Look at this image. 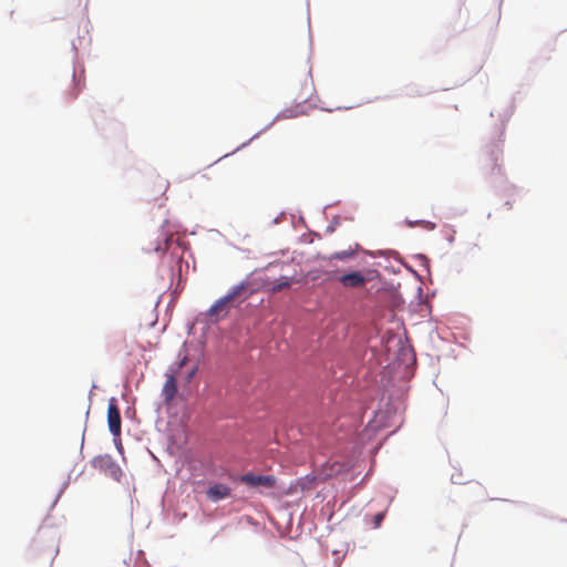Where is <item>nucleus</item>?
Returning a JSON list of instances; mask_svg holds the SVG:
<instances>
[{
	"instance_id": "nucleus-1",
	"label": "nucleus",
	"mask_w": 567,
	"mask_h": 567,
	"mask_svg": "<svg viewBox=\"0 0 567 567\" xmlns=\"http://www.w3.org/2000/svg\"><path fill=\"white\" fill-rule=\"evenodd\" d=\"M187 360V355L185 354L175 367H171L167 370L165 374L166 381L163 386V395L166 401H172L175 398L177 393V378L181 377V371L186 365Z\"/></svg>"
},
{
	"instance_id": "nucleus-2",
	"label": "nucleus",
	"mask_w": 567,
	"mask_h": 567,
	"mask_svg": "<svg viewBox=\"0 0 567 567\" xmlns=\"http://www.w3.org/2000/svg\"><path fill=\"white\" fill-rule=\"evenodd\" d=\"M92 465L94 468L104 473L105 475L112 477L115 481H120L122 476L121 467L114 462L111 455H97L92 460Z\"/></svg>"
},
{
	"instance_id": "nucleus-3",
	"label": "nucleus",
	"mask_w": 567,
	"mask_h": 567,
	"mask_svg": "<svg viewBox=\"0 0 567 567\" xmlns=\"http://www.w3.org/2000/svg\"><path fill=\"white\" fill-rule=\"evenodd\" d=\"M107 424L109 430L112 433L114 437L121 436V413L120 409L116 404V400L114 398L110 399L109 405H107Z\"/></svg>"
},
{
	"instance_id": "nucleus-4",
	"label": "nucleus",
	"mask_w": 567,
	"mask_h": 567,
	"mask_svg": "<svg viewBox=\"0 0 567 567\" xmlns=\"http://www.w3.org/2000/svg\"><path fill=\"white\" fill-rule=\"evenodd\" d=\"M251 293H252V290H250L249 281L244 280V281L239 282L238 285L233 286L224 297L227 299V301L229 303L234 305L236 302H243Z\"/></svg>"
},
{
	"instance_id": "nucleus-5",
	"label": "nucleus",
	"mask_w": 567,
	"mask_h": 567,
	"mask_svg": "<svg viewBox=\"0 0 567 567\" xmlns=\"http://www.w3.org/2000/svg\"><path fill=\"white\" fill-rule=\"evenodd\" d=\"M233 305L227 301V299L223 296L219 299H217L212 307L207 311V317L212 321H219L220 319L225 318L229 309Z\"/></svg>"
},
{
	"instance_id": "nucleus-6",
	"label": "nucleus",
	"mask_w": 567,
	"mask_h": 567,
	"mask_svg": "<svg viewBox=\"0 0 567 567\" xmlns=\"http://www.w3.org/2000/svg\"><path fill=\"white\" fill-rule=\"evenodd\" d=\"M240 481L251 487L255 486H264L267 488H271L276 484V477L274 475H255V474H245L241 476Z\"/></svg>"
},
{
	"instance_id": "nucleus-7",
	"label": "nucleus",
	"mask_w": 567,
	"mask_h": 567,
	"mask_svg": "<svg viewBox=\"0 0 567 567\" xmlns=\"http://www.w3.org/2000/svg\"><path fill=\"white\" fill-rule=\"evenodd\" d=\"M338 280L344 288H361L365 286L368 281V279L359 271L342 275Z\"/></svg>"
},
{
	"instance_id": "nucleus-8",
	"label": "nucleus",
	"mask_w": 567,
	"mask_h": 567,
	"mask_svg": "<svg viewBox=\"0 0 567 567\" xmlns=\"http://www.w3.org/2000/svg\"><path fill=\"white\" fill-rule=\"evenodd\" d=\"M230 487L225 484L218 483L210 486L206 495L212 502H218L220 499L227 498L230 495Z\"/></svg>"
},
{
	"instance_id": "nucleus-9",
	"label": "nucleus",
	"mask_w": 567,
	"mask_h": 567,
	"mask_svg": "<svg viewBox=\"0 0 567 567\" xmlns=\"http://www.w3.org/2000/svg\"><path fill=\"white\" fill-rule=\"evenodd\" d=\"M290 286H291V281L288 278L282 277L281 279L276 280L271 284L270 290L272 292H279L284 289L289 288Z\"/></svg>"
},
{
	"instance_id": "nucleus-10",
	"label": "nucleus",
	"mask_w": 567,
	"mask_h": 567,
	"mask_svg": "<svg viewBox=\"0 0 567 567\" xmlns=\"http://www.w3.org/2000/svg\"><path fill=\"white\" fill-rule=\"evenodd\" d=\"M353 256H354L353 250H342V251H338V252H334L333 255H331L330 259L347 260Z\"/></svg>"
},
{
	"instance_id": "nucleus-11",
	"label": "nucleus",
	"mask_w": 567,
	"mask_h": 567,
	"mask_svg": "<svg viewBox=\"0 0 567 567\" xmlns=\"http://www.w3.org/2000/svg\"><path fill=\"white\" fill-rule=\"evenodd\" d=\"M300 114H302V112H299V106H296L293 109H286V110H284L282 113H281V117H284V118H292V117L299 116Z\"/></svg>"
},
{
	"instance_id": "nucleus-12",
	"label": "nucleus",
	"mask_w": 567,
	"mask_h": 567,
	"mask_svg": "<svg viewBox=\"0 0 567 567\" xmlns=\"http://www.w3.org/2000/svg\"><path fill=\"white\" fill-rule=\"evenodd\" d=\"M384 513H378L377 515H374L373 517V527L374 528H379L384 519Z\"/></svg>"
},
{
	"instance_id": "nucleus-13",
	"label": "nucleus",
	"mask_w": 567,
	"mask_h": 567,
	"mask_svg": "<svg viewBox=\"0 0 567 567\" xmlns=\"http://www.w3.org/2000/svg\"><path fill=\"white\" fill-rule=\"evenodd\" d=\"M196 372H197V367L195 365V367H193V368L187 372V374H186V377H185L186 382H189V381L195 377Z\"/></svg>"
},
{
	"instance_id": "nucleus-14",
	"label": "nucleus",
	"mask_w": 567,
	"mask_h": 567,
	"mask_svg": "<svg viewBox=\"0 0 567 567\" xmlns=\"http://www.w3.org/2000/svg\"><path fill=\"white\" fill-rule=\"evenodd\" d=\"M421 226H423L426 229H434L435 228V224L434 223L424 221V220H421Z\"/></svg>"
},
{
	"instance_id": "nucleus-15",
	"label": "nucleus",
	"mask_w": 567,
	"mask_h": 567,
	"mask_svg": "<svg viewBox=\"0 0 567 567\" xmlns=\"http://www.w3.org/2000/svg\"><path fill=\"white\" fill-rule=\"evenodd\" d=\"M416 225H421V220L420 221H409L410 227H414Z\"/></svg>"
},
{
	"instance_id": "nucleus-16",
	"label": "nucleus",
	"mask_w": 567,
	"mask_h": 567,
	"mask_svg": "<svg viewBox=\"0 0 567 567\" xmlns=\"http://www.w3.org/2000/svg\"><path fill=\"white\" fill-rule=\"evenodd\" d=\"M334 466H338V468H337V470H334V472H336V473H340V472H341V468H340L341 466H340L338 463H334V464L332 465V467H334Z\"/></svg>"
},
{
	"instance_id": "nucleus-17",
	"label": "nucleus",
	"mask_w": 567,
	"mask_h": 567,
	"mask_svg": "<svg viewBox=\"0 0 567 567\" xmlns=\"http://www.w3.org/2000/svg\"><path fill=\"white\" fill-rule=\"evenodd\" d=\"M78 93H79V90H76V91H74L73 93H71V99L76 97Z\"/></svg>"
},
{
	"instance_id": "nucleus-18",
	"label": "nucleus",
	"mask_w": 567,
	"mask_h": 567,
	"mask_svg": "<svg viewBox=\"0 0 567 567\" xmlns=\"http://www.w3.org/2000/svg\"><path fill=\"white\" fill-rule=\"evenodd\" d=\"M501 154V151H497V155L495 156V161H498V155Z\"/></svg>"
}]
</instances>
